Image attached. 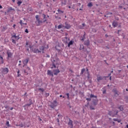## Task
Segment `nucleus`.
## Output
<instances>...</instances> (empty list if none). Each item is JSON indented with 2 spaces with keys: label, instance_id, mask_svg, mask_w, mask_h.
Segmentation results:
<instances>
[{
  "label": "nucleus",
  "instance_id": "5701e85b",
  "mask_svg": "<svg viewBox=\"0 0 128 128\" xmlns=\"http://www.w3.org/2000/svg\"><path fill=\"white\" fill-rule=\"evenodd\" d=\"M64 28V25H62V24H61L58 26V30H60V28Z\"/></svg>",
  "mask_w": 128,
  "mask_h": 128
},
{
  "label": "nucleus",
  "instance_id": "de8ad7c7",
  "mask_svg": "<svg viewBox=\"0 0 128 128\" xmlns=\"http://www.w3.org/2000/svg\"><path fill=\"white\" fill-rule=\"evenodd\" d=\"M86 72L87 74H90V72H88V68H86Z\"/></svg>",
  "mask_w": 128,
  "mask_h": 128
},
{
  "label": "nucleus",
  "instance_id": "1a4fd4ad",
  "mask_svg": "<svg viewBox=\"0 0 128 128\" xmlns=\"http://www.w3.org/2000/svg\"><path fill=\"white\" fill-rule=\"evenodd\" d=\"M28 60H30V58H26L24 60H22L24 64L23 68L28 65Z\"/></svg>",
  "mask_w": 128,
  "mask_h": 128
},
{
  "label": "nucleus",
  "instance_id": "49530a36",
  "mask_svg": "<svg viewBox=\"0 0 128 128\" xmlns=\"http://www.w3.org/2000/svg\"><path fill=\"white\" fill-rule=\"evenodd\" d=\"M56 120L57 121V122H58V126H60V119H58V118H57L56 119Z\"/></svg>",
  "mask_w": 128,
  "mask_h": 128
},
{
  "label": "nucleus",
  "instance_id": "f8f14e48",
  "mask_svg": "<svg viewBox=\"0 0 128 128\" xmlns=\"http://www.w3.org/2000/svg\"><path fill=\"white\" fill-rule=\"evenodd\" d=\"M47 74L48 76H50L52 78L54 77V73L50 70H48Z\"/></svg>",
  "mask_w": 128,
  "mask_h": 128
},
{
  "label": "nucleus",
  "instance_id": "2f4dec72",
  "mask_svg": "<svg viewBox=\"0 0 128 128\" xmlns=\"http://www.w3.org/2000/svg\"><path fill=\"white\" fill-rule=\"evenodd\" d=\"M108 114L109 116H114V115H112V111H110V112H108Z\"/></svg>",
  "mask_w": 128,
  "mask_h": 128
},
{
  "label": "nucleus",
  "instance_id": "20e7f679",
  "mask_svg": "<svg viewBox=\"0 0 128 128\" xmlns=\"http://www.w3.org/2000/svg\"><path fill=\"white\" fill-rule=\"evenodd\" d=\"M29 48H30V50H32V52H33L34 54H38V53L40 54V53L42 52V51L38 50V48H32L30 45H29Z\"/></svg>",
  "mask_w": 128,
  "mask_h": 128
},
{
  "label": "nucleus",
  "instance_id": "cd10ccee",
  "mask_svg": "<svg viewBox=\"0 0 128 128\" xmlns=\"http://www.w3.org/2000/svg\"><path fill=\"white\" fill-rule=\"evenodd\" d=\"M39 49L40 50V52H42V50H44V46H40Z\"/></svg>",
  "mask_w": 128,
  "mask_h": 128
},
{
  "label": "nucleus",
  "instance_id": "a19ab883",
  "mask_svg": "<svg viewBox=\"0 0 128 128\" xmlns=\"http://www.w3.org/2000/svg\"><path fill=\"white\" fill-rule=\"evenodd\" d=\"M92 98H86V100H87L88 102H90V100H92Z\"/></svg>",
  "mask_w": 128,
  "mask_h": 128
},
{
  "label": "nucleus",
  "instance_id": "393cba45",
  "mask_svg": "<svg viewBox=\"0 0 128 128\" xmlns=\"http://www.w3.org/2000/svg\"><path fill=\"white\" fill-rule=\"evenodd\" d=\"M84 50V46L83 44H80V50Z\"/></svg>",
  "mask_w": 128,
  "mask_h": 128
},
{
  "label": "nucleus",
  "instance_id": "603ef678",
  "mask_svg": "<svg viewBox=\"0 0 128 128\" xmlns=\"http://www.w3.org/2000/svg\"><path fill=\"white\" fill-rule=\"evenodd\" d=\"M26 34H28V28H26L24 31Z\"/></svg>",
  "mask_w": 128,
  "mask_h": 128
},
{
  "label": "nucleus",
  "instance_id": "412c9836",
  "mask_svg": "<svg viewBox=\"0 0 128 128\" xmlns=\"http://www.w3.org/2000/svg\"><path fill=\"white\" fill-rule=\"evenodd\" d=\"M16 126H20V128H24V124L22 122L19 124H16Z\"/></svg>",
  "mask_w": 128,
  "mask_h": 128
},
{
  "label": "nucleus",
  "instance_id": "3c124183",
  "mask_svg": "<svg viewBox=\"0 0 128 128\" xmlns=\"http://www.w3.org/2000/svg\"><path fill=\"white\" fill-rule=\"evenodd\" d=\"M88 104H90V102H88L87 104H85V106L88 108Z\"/></svg>",
  "mask_w": 128,
  "mask_h": 128
},
{
  "label": "nucleus",
  "instance_id": "39448f33",
  "mask_svg": "<svg viewBox=\"0 0 128 128\" xmlns=\"http://www.w3.org/2000/svg\"><path fill=\"white\" fill-rule=\"evenodd\" d=\"M106 78V76H101L98 75V76H97L96 80L98 82H100V80H104V78Z\"/></svg>",
  "mask_w": 128,
  "mask_h": 128
},
{
  "label": "nucleus",
  "instance_id": "774afa93",
  "mask_svg": "<svg viewBox=\"0 0 128 128\" xmlns=\"http://www.w3.org/2000/svg\"><path fill=\"white\" fill-rule=\"evenodd\" d=\"M38 120H39V122H42V118H38Z\"/></svg>",
  "mask_w": 128,
  "mask_h": 128
},
{
  "label": "nucleus",
  "instance_id": "b1692460",
  "mask_svg": "<svg viewBox=\"0 0 128 128\" xmlns=\"http://www.w3.org/2000/svg\"><path fill=\"white\" fill-rule=\"evenodd\" d=\"M22 4V1L20 0H18V1L17 2V4H18V6H20V4Z\"/></svg>",
  "mask_w": 128,
  "mask_h": 128
},
{
  "label": "nucleus",
  "instance_id": "864d4df0",
  "mask_svg": "<svg viewBox=\"0 0 128 128\" xmlns=\"http://www.w3.org/2000/svg\"><path fill=\"white\" fill-rule=\"evenodd\" d=\"M79 28H80V30H84V28H83V26H79Z\"/></svg>",
  "mask_w": 128,
  "mask_h": 128
},
{
  "label": "nucleus",
  "instance_id": "2eb2a0df",
  "mask_svg": "<svg viewBox=\"0 0 128 128\" xmlns=\"http://www.w3.org/2000/svg\"><path fill=\"white\" fill-rule=\"evenodd\" d=\"M38 92H42V94H43L44 92V88H38Z\"/></svg>",
  "mask_w": 128,
  "mask_h": 128
},
{
  "label": "nucleus",
  "instance_id": "a211bd4d",
  "mask_svg": "<svg viewBox=\"0 0 128 128\" xmlns=\"http://www.w3.org/2000/svg\"><path fill=\"white\" fill-rule=\"evenodd\" d=\"M58 13H56V14H64V12L60 10V9H58Z\"/></svg>",
  "mask_w": 128,
  "mask_h": 128
},
{
  "label": "nucleus",
  "instance_id": "c9c22d12",
  "mask_svg": "<svg viewBox=\"0 0 128 128\" xmlns=\"http://www.w3.org/2000/svg\"><path fill=\"white\" fill-rule=\"evenodd\" d=\"M29 104H30V105H31L32 106V104H34V102H32V100L31 99H30V100H29Z\"/></svg>",
  "mask_w": 128,
  "mask_h": 128
},
{
  "label": "nucleus",
  "instance_id": "423d86ee",
  "mask_svg": "<svg viewBox=\"0 0 128 128\" xmlns=\"http://www.w3.org/2000/svg\"><path fill=\"white\" fill-rule=\"evenodd\" d=\"M68 128H74V122L70 118H69V122H68Z\"/></svg>",
  "mask_w": 128,
  "mask_h": 128
},
{
  "label": "nucleus",
  "instance_id": "79ce46f5",
  "mask_svg": "<svg viewBox=\"0 0 128 128\" xmlns=\"http://www.w3.org/2000/svg\"><path fill=\"white\" fill-rule=\"evenodd\" d=\"M66 96H67L68 100H70V94L66 93Z\"/></svg>",
  "mask_w": 128,
  "mask_h": 128
},
{
  "label": "nucleus",
  "instance_id": "8fccbe9b",
  "mask_svg": "<svg viewBox=\"0 0 128 128\" xmlns=\"http://www.w3.org/2000/svg\"><path fill=\"white\" fill-rule=\"evenodd\" d=\"M31 105H30V104H26L24 106V107L26 106H30Z\"/></svg>",
  "mask_w": 128,
  "mask_h": 128
},
{
  "label": "nucleus",
  "instance_id": "c756f323",
  "mask_svg": "<svg viewBox=\"0 0 128 128\" xmlns=\"http://www.w3.org/2000/svg\"><path fill=\"white\" fill-rule=\"evenodd\" d=\"M119 110H121L122 112V110H124V107L122 106H120L119 108H118Z\"/></svg>",
  "mask_w": 128,
  "mask_h": 128
},
{
  "label": "nucleus",
  "instance_id": "dca6fc26",
  "mask_svg": "<svg viewBox=\"0 0 128 128\" xmlns=\"http://www.w3.org/2000/svg\"><path fill=\"white\" fill-rule=\"evenodd\" d=\"M112 26H114V28H116V26H118V22L116 21H114L112 24Z\"/></svg>",
  "mask_w": 128,
  "mask_h": 128
},
{
  "label": "nucleus",
  "instance_id": "bb28decb",
  "mask_svg": "<svg viewBox=\"0 0 128 128\" xmlns=\"http://www.w3.org/2000/svg\"><path fill=\"white\" fill-rule=\"evenodd\" d=\"M56 68V64L54 62H53V64H52V67H51V68Z\"/></svg>",
  "mask_w": 128,
  "mask_h": 128
},
{
  "label": "nucleus",
  "instance_id": "7ed1b4c3",
  "mask_svg": "<svg viewBox=\"0 0 128 128\" xmlns=\"http://www.w3.org/2000/svg\"><path fill=\"white\" fill-rule=\"evenodd\" d=\"M58 106V101L56 100H54L53 102H51V104L49 106L50 108L54 110V108Z\"/></svg>",
  "mask_w": 128,
  "mask_h": 128
},
{
  "label": "nucleus",
  "instance_id": "ddd939ff",
  "mask_svg": "<svg viewBox=\"0 0 128 128\" xmlns=\"http://www.w3.org/2000/svg\"><path fill=\"white\" fill-rule=\"evenodd\" d=\"M84 46H88L90 44V40H85L84 42Z\"/></svg>",
  "mask_w": 128,
  "mask_h": 128
},
{
  "label": "nucleus",
  "instance_id": "c85d7f7f",
  "mask_svg": "<svg viewBox=\"0 0 128 128\" xmlns=\"http://www.w3.org/2000/svg\"><path fill=\"white\" fill-rule=\"evenodd\" d=\"M124 100L126 102H128V96H126L124 98Z\"/></svg>",
  "mask_w": 128,
  "mask_h": 128
},
{
  "label": "nucleus",
  "instance_id": "7c9ffc66",
  "mask_svg": "<svg viewBox=\"0 0 128 128\" xmlns=\"http://www.w3.org/2000/svg\"><path fill=\"white\" fill-rule=\"evenodd\" d=\"M0 58V60H1V64H4V58L1 56Z\"/></svg>",
  "mask_w": 128,
  "mask_h": 128
},
{
  "label": "nucleus",
  "instance_id": "6e6552de",
  "mask_svg": "<svg viewBox=\"0 0 128 128\" xmlns=\"http://www.w3.org/2000/svg\"><path fill=\"white\" fill-rule=\"evenodd\" d=\"M6 54L8 56V60L9 58H12V53L10 51V50H8L6 51Z\"/></svg>",
  "mask_w": 128,
  "mask_h": 128
},
{
  "label": "nucleus",
  "instance_id": "13d9d810",
  "mask_svg": "<svg viewBox=\"0 0 128 128\" xmlns=\"http://www.w3.org/2000/svg\"><path fill=\"white\" fill-rule=\"evenodd\" d=\"M113 120H114V122H118V118H114V119H113Z\"/></svg>",
  "mask_w": 128,
  "mask_h": 128
},
{
  "label": "nucleus",
  "instance_id": "6ab92c4d",
  "mask_svg": "<svg viewBox=\"0 0 128 128\" xmlns=\"http://www.w3.org/2000/svg\"><path fill=\"white\" fill-rule=\"evenodd\" d=\"M81 38H81L80 40L82 42H84V40L86 39V32H84V34L82 36H81Z\"/></svg>",
  "mask_w": 128,
  "mask_h": 128
},
{
  "label": "nucleus",
  "instance_id": "f257e3e1",
  "mask_svg": "<svg viewBox=\"0 0 128 128\" xmlns=\"http://www.w3.org/2000/svg\"><path fill=\"white\" fill-rule=\"evenodd\" d=\"M90 98H95L92 99V102H93V105L94 106H98V96L91 94L90 95Z\"/></svg>",
  "mask_w": 128,
  "mask_h": 128
},
{
  "label": "nucleus",
  "instance_id": "f3484780",
  "mask_svg": "<svg viewBox=\"0 0 128 128\" xmlns=\"http://www.w3.org/2000/svg\"><path fill=\"white\" fill-rule=\"evenodd\" d=\"M87 78H88V80H89L90 82H92V80H90V78H92V77L90 76V73H88V74H87Z\"/></svg>",
  "mask_w": 128,
  "mask_h": 128
},
{
  "label": "nucleus",
  "instance_id": "0eeeda50",
  "mask_svg": "<svg viewBox=\"0 0 128 128\" xmlns=\"http://www.w3.org/2000/svg\"><path fill=\"white\" fill-rule=\"evenodd\" d=\"M9 72L8 68H2V72L4 74H6Z\"/></svg>",
  "mask_w": 128,
  "mask_h": 128
},
{
  "label": "nucleus",
  "instance_id": "473e14b6",
  "mask_svg": "<svg viewBox=\"0 0 128 128\" xmlns=\"http://www.w3.org/2000/svg\"><path fill=\"white\" fill-rule=\"evenodd\" d=\"M8 30V28H6V26L3 27L2 32H4L5 30Z\"/></svg>",
  "mask_w": 128,
  "mask_h": 128
},
{
  "label": "nucleus",
  "instance_id": "6e6d98bb",
  "mask_svg": "<svg viewBox=\"0 0 128 128\" xmlns=\"http://www.w3.org/2000/svg\"><path fill=\"white\" fill-rule=\"evenodd\" d=\"M12 42H13V44H16V40L12 39Z\"/></svg>",
  "mask_w": 128,
  "mask_h": 128
},
{
  "label": "nucleus",
  "instance_id": "37998d69",
  "mask_svg": "<svg viewBox=\"0 0 128 128\" xmlns=\"http://www.w3.org/2000/svg\"><path fill=\"white\" fill-rule=\"evenodd\" d=\"M20 26H24V22H22V20H20Z\"/></svg>",
  "mask_w": 128,
  "mask_h": 128
},
{
  "label": "nucleus",
  "instance_id": "a18cd8bd",
  "mask_svg": "<svg viewBox=\"0 0 128 128\" xmlns=\"http://www.w3.org/2000/svg\"><path fill=\"white\" fill-rule=\"evenodd\" d=\"M55 18H58V19H59V20H60V17L58 16V15H55Z\"/></svg>",
  "mask_w": 128,
  "mask_h": 128
},
{
  "label": "nucleus",
  "instance_id": "aec40b11",
  "mask_svg": "<svg viewBox=\"0 0 128 128\" xmlns=\"http://www.w3.org/2000/svg\"><path fill=\"white\" fill-rule=\"evenodd\" d=\"M84 72H86V68H83L81 70V72L80 73V74L82 76V75L84 74Z\"/></svg>",
  "mask_w": 128,
  "mask_h": 128
},
{
  "label": "nucleus",
  "instance_id": "f704fd0d",
  "mask_svg": "<svg viewBox=\"0 0 128 128\" xmlns=\"http://www.w3.org/2000/svg\"><path fill=\"white\" fill-rule=\"evenodd\" d=\"M6 124L8 128H10V122L6 121Z\"/></svg>",
  "mask_w": 128,
  "mask_h": 128
},
{
  "label": "nucleus",
  "instance_id": "4d7b16f0",
  "mask_svg": "<svg viewBox=\"0 0 128 128\" xmlns=\"http://www.w3.org/2000/svg\"><path fill=\"white\" fill-rule=\"evenodd\" d=\"M50 96V94L49 93H46V96Z\"/></svg>",
  "mask_w": 128,
  "mask_h": 128
},
{
  "label": "nucleus",
  "instance_id": "0e129e2a",
  "mask_svg": "<svg viewBox=\"0 0 128 128\" xmlns=\"http://www.w3.org/2000/svg\"><path fill=\"white\" fill-rule=\"evenodd\" d=\"M16 24H14L13 25V28H16Z\"/></svg>",
  "mask_w": 128,
  "mask_h": 128
},
{
  "label": "nucleus",
  "instance_id": "4be33fe9",
  "mask_svg": "<svg viewBox=\"0 0 128 128\" xmlns=\"http://www.w3.org/2000/svg\"><path fill=\"white\" fill-rule=\"evenodd\" d=\"M66 0H62V5L66 6Z\"/></svg>",
  "mask_w": 128,
  "mask_h": 128
},
{
  "label": "nucleus",
  "instance_id": "58836bf2",
  "mask_svg": "<svg viewBox=\"0 0 128 128\" xmlns=\"http://www.w3.org/2000/svg\"><path fill=\"white\" fill-rule=\"evenodd\" d=\"M20 120H26V118H24L23 116H20Z\"/></svg>",
  "mask_w": 128,
  "mask_h": 128
},
{
  "label": "nucleus",
  "instance_id": "69168bd1",
  "mask_svg": "<svg viewBox=\"0 0 128 128\" xmlns=\"http://www.w3.org/2000/svg\"><path fill=\"white\" fill-rule=\"evenodd\" d=\"M5 108H8L9 106H4Z\"/></svg>",
  "mask_w": 128,
  "mask_h": 128
},
{
  "label": "nucleus",
  "instance_id": "4c0bfd02",
  "mask_svg": "<svg viewBox=\"0 0 128 128\" xmlns=\"http://www.w3.org/2000/svg\"><path fill=\"white\" fill-rule=\"evenodd\" d=\"M88 6H90V8H92V2L88 3Z\"/></svg>",
  "mask_w": 128,
  "mask_h": 128
},
{
  "label": "nucleus",
  "instance_id": "bf43d9fd",
  "mask_svg": "<svg viewBox=\"0 0 128 128\" xmlns=\"http://www.w3.org/2000/svg\"><path fill=\"white\" fill-rule=\"evenodd\" d=\"M120 32H122V30H118V32H117L118 34H120Z\"/></svg>",
  "mask_w": 128,
  "mask_h": 128
},
{
  "label": "nucleus",
  "instance_id": "5fc2aeb1",
  "mask_svg": "<svg viewBox=\"0 0 128 128\" xmlns=\"http://www.w3.org/2000/svg\"><path fill=\"white\" fill-rule=\"evenodd\" d=\"M42 16H43L44 20V18H46V16L44 14H42Z\"/></svg>",
  "mask_w": 128,
  "mask_h": 128
},
{
  "label": "nucleus",
  "instance_id": "72a5a7b5",
  "mask_svg": "<svg viewBox=\"0 0 128 128\" xmlns=\"http://www.w3.org/2000/svg\"><path fill=\"white\" fill-rule=\"evenodd\" d=\"M10 10H14V9L12 7H10L8 9V12H10Z\"/></svg>",
  "mask_w": 128,
  "mask_h": 128
},
{
  "label": "nucleus",
  "instance_id": "ea45409f",
  "mask_svg": "<svg viewBox=\"0 0 128 128\" xmlns=\"http://www.w3.org/2000/svg\"><path fill=\"white\" fill-rule=\"evenodd\" d=\"M19 36H16V34H14V35L12 36V38H16H16H18V37Z\"/></svg>",
  "mask_w": 128,
  "mask_h": 128
},
{
  "label": "nucleus",
  "instance_id": "e433bc0d",
  "mask_svg": "<svg viewBox=\"0 0 128 128\" xmlns=\"http://www.w3.org/2000/svg\"><path fill=\"white\" fill-rule=\"evenodd\" d=\"M114 96H118V91L116 90H114Z\"/></svg>",
  "mask_w": 128,
  "mask_h": 128
},
{
  "label": "nucleus",
  "instance_id": "a878e982",
  "mask_svg": "<svg viewBox=\"0 0 128 128\" xmlns=\"http://www.w3.org/2000/svg\"><path fill=\"white\" fill-rule=\"evenodd\" d=\"M90 110H96V108H94V106H92V105H90Z\"/></svg>",
  "mask_w": 128,
  "mask_h": 128
},
{
  "label": "nucleus",
  "instance_id": "338daca9",
  "mask_svg": "<svg viewBox=\"0 0 128 128\" xmlns=\"http://www.w3.org/2000/svg\"><path fill=\"white\" fill-rule=\"evenodd\" d=\"M46 19H45V20H44L43 21H42V23L43 22H46Z\"/></svg>",
  "mask_w": 128,
  "mask_h": 128
},
{
  "label": "nucleus",
  "instance_id": "4468645a",
  "mask_svg": "<svg viewBox=\"0 0 128 128\" xmlns=\"http://www.w3.org/2000/svg\"><path fill=\"white\" fill-rule=\"evenodd\" d=\"M74 41L71 40L68 44V48H70V46H72L74 44Z\"/></svg>",
  "mask_w": 128,
  "mask_h": 128
},
{
  "label": "nucleus",
  "instance_id": "052dcab7",
  "mask_svg": "<svg viewBox=\"0 0 128 128\" xmlns=\"http://www.w3.org/2000/svg\"><path fill=\"white\" fill-rule=\"evenodd\" d=\"M117 122H122V120H118V119Z\"/></svg>",
  "mask_w": 128,
  "mask_h": 128
},
{
  "label": "nucleus",
  "instance_id": "9d476101",
  "mask_svg": "<svg viewBox=\"0 0 128 128\" xmlns=\"http://www.w3.org/2000/svg\"><path fill=\"white\" fill-rule=\"evenodd\" d=\"M52 72H54V76H58V74L60 72V70L57 69L53 70Z\"/></svg>",
  "mask_w": 128,
  "mask_h": 128
},
{
  "label": "nucleus",
  "instance_id": "f03ea898",
  "mask_svg": "<svg viewBox=\"0 0 128 128\" xmlns=\"http://www.w3.org/2000/svg\"><path fill=\"white\" fill-rule=\"evenodd\" d=\"M36 21L35 22V24L37 26H42V20H40V18L38 15L36 16Z\"/></svg>",
  "mask_w": 128,
  "mask_h": 128
},
{
  "label": "nucleus",
  "instance_id": "680f3d73",
  "mask_svg": "<svg viewBox=\"0 0 128 128\" xmlns=\"http://www.w3.org/2000/svg\"><path fill=\"white\" fill-rule=\"evenodd\" d=\"M82 26L84 28V26H86V24H84V23H83L82 24Z\"/></svg>",
  "mask_w": 128,
  "mask_h": 128
},
{
  "label": "nucleus",
  "instance_id": "9b49d317",
  "mask_svg": "<svg viewBox=\"0 0 128 128\" xmlns=\"http://www.w3.org/2000/svg\"><path fill=\"white\" fill-rule=\"evenodd\" d=\"M72 26H70V24H68V22H65V26L64 28H66V30H70Z\"/></svg>",
  "mask_w": 128,
  "mask_h": 128
},
{
  "label": "nucleus",
  "instance_id": "e2e57ef3",
  "mask_svg": "<svg viewBox=\"0 0 128 128\" xmlns=\"http://www.w3.org/2000/svg\"><path fill=\"white\" fill-rule=\"evenodd\" d=\"M26 70H29V71L30 70V68L29 67H28V68H26Z\"/></svg>",
  "mask_w": 128,
  "mask_h": 128
},
{
  "label": "nucleus",
  "instance_id": "c03bdc74",
  "mask_svg": "<svg viewBox=\"0 0 128 128\" xmlns=\"http://www.w3.org/2000/svg\"><path fill=\"white\" fill-rule=\"evenodd\" d=\"M24 74H26V76H28V72H26V70H24Z\"/></svg>",
  "mask_w": 128,
  "mask_h": 128
},
{
  "label": "nucleus",
  "instance_id": "09e8293b",
  "mask_svg": "<svg viewBox=\"0 0 128 128\" xmlns=\"http://www.w3.org/2000/svg\"><path fill=\"white\" fill-rule=\"evenodd\" d=\"M18 76H20V70L18 71Z\"/></svg>",
  "mask_w": 128,
  "mask_h": 128
}]
</instances>
